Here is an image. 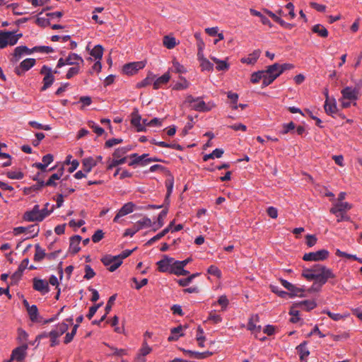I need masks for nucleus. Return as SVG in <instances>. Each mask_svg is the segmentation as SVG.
Instances as JSON below:
<instances>
[{"label":"nucleus","instance_id":"c85d7f7f","mask_svg":"<svg viewBox=\"0 0 362 362\" xmlns=\"http://www.w3.org/2000/svg\"><path fill=\"white\" fill-rule=\"evenodd\" d=\"M170 74L165 73L161 76L158 77L153 83V88L158 89L164 84H166L170 80Z\"/></svg>","mask_w":362,"mask_h":362},{"label":"nucleus","instance_id":"f03ea898","mask_svg":"<svg viewBox=\"0 0 362 362\" xmlns=\"http://www.w3.org/2000/svg\"><path fill=\"white\" fill-rule=\"evenodd\" d=\"M128 149L126 148H117L113 153V159L109 160L107 163V170H112L113 168L119 165L123 164L126 161L124 154L127 152Z\"/></svg>","mask_w":362,"mask_h":362},{"label":"nucleus","instance_id":"423d86ee","mask_svg":"<svg viewBox=\"0 0 362 362\" xmlns=\"http://www.w3.org/2000/svg\"><path fill=\"white\" fill-rule=\"evenodd\" d=\"M23 219L29 222H41L43 221V216L40 213V206L35 204L30 211L23 214Z\"/></svg>","mask_w":362,"mask_h":362},{"label":"nucleus","instance_id":"2eb2a0df","mask_svg":"<svg viewBox=\"0 0 362 362\" xmlns=\"http://www.w3.org/2000/svg\"><path fill=\"white\" fill-rule=\"evenodd\" d=\"M28 348V344H23L13 349L11 354V359L22 362L26 356Z\"/></svg>","mask_w":362,"mask_h":362},{"label":"nucleus","instance_id":"f3484780","mask_svg":"<svg viewBox=\"0 0 362 362\" xmlns=\"http://www.w3.org/2000/svg\"><path fill=\"white\" fill-rule=\"evenodd\" d=\"M134 204L132 202H128L125 204L118 211L117 215L115 216L114 222H118L119 218L132 213L134 211Z\"/></svg>","mask_w":362,"mask_h":362},{"label":"nucleus","instance_id":"603ef678","mask_svg":"<svg viewBox=\"0 0 362 362\" xmlns=\"http://www.w3.org/2000/svg\"><path fill=\"white\" fill-rule=\"evenodd\" d=\"M336 255L339 257H346V258H349V259H353L354 260H357L358 262H359L360 263H362V257L361 258H358L356 257V255H349L348 253H346L344 252H341V250H337V252H336Z\"/></svg>","mask_w":362,"mask_h":362},{"label":"nucleus","instance_id":"e2e57ef3","mask_svg":"<svg viewBox=\"0 0 362 362\" xmlns=\"http://www.w3.org/2000/svg\"><path fill=\"white\" fill-rule=\"evenodd\" d=\"M89 126L93 129V132L98 136H101L104 133V129L95 124L93 122L89 123Z\"/></svg>","mask_w":362,"mask_h":362},{"label":"nucleus","instance_id":"4be33fe9","mask_svg":"<svg viewBox=\"0 0 362 362\" xmlns=\"http://www.w3.org/2000/svg\"><path fill=\"white\" fill-rule=\"evenodd\" d=\"M173 262V258L165 257L157 263L159 271L162 272H168L170 269V267Z\"/></svg>","mask_w":362,"mask_h":362},{"label":"nucleus","instance_id":"aec40b11","mask_svg":"<svg viewBox=\"0 0 362 362\" xmlns=\"http://www.w3.org/2000/svg\"><path fill=\"white\" fill-rule=\"evenodd\" d=\"M324 108L327 114L333 117V115L338 111L335 99L325 100Z\"/></svg>","mask_w":362,"mask_h":362},{"label":"nucleus","instance_id":"9b49d317","mask_svg":"<svg viewBox=\"0 0 362 362\" xmlns=\"http://www.w3.org/2000/svg\"><path fill=\"white\" fill-rule=\"evenodd\" d=\"M33 287L34 290L40 292L42 295H45L49 292V283L45 279L33 278Z\"/></svg>","mask_w":362,"mask_h":362},{"label":"nucleus","instance_id":"5701e85b","mask_svg":"<svg viewBox=\"0 0 362 362\" xmlns=\"http://www.w3.org/2000/svg\"><path fill=\"white\" fill-rule=\"evenodd\" d=\"M317 306L316 303L314 300H303L294 304V307L300 308L306 311L311 310Z\"/></svg>","mask_w":362,"mask_h":362},{"label":"nucleus","instance_id":"a19ab883","mask_svg":"<svg viewBox=\"0 0 362 362\" xmlns=\"http://www.w3.org/2000/svg\"><path fill=\"white\" fill-rule=\"evenodd\" d=\"M264 77H262V86L266 87L270 85L274 80L275 77L270 75L266 70L263 71Z\"/></svg>","mask_w":362,"mask_h":362},{"label":"nucleus","instance_id":"4c0bfd02","mask_svg":"<svg viewBox=\"0 0 362 362\" xmlns=\"http://www.w3.org/2000/svg\"><path fill=\"white\" fill-rule=\"evenodd\" d=\"M122 71L127 76H132L136 74V62H132L125 64L123 66Z\"/></svg>","mask_w":362,"mask_h":362},{"label":"nucleus","instance_id":"a878e982","mask_svg":"<svg viewBox=\"0 0 362 362\" xmlns=\"http://www.w3.org/2000/svg\"><path fill=\"white\" fill-rule=\"evenodd\" d=\"M69 329L67 324L63 322L59 324L55 329H52L48 333V335H55V337H59L64 333H65Z\"/></svg>","mask_w":362,"mask_h":362},{"label":"nucleus","instance_id":"3c124183","mask_svg":"<svg viewBox=\"0 0 362 362\" xmlns=\"http://www.w3.org/2000/svg\"><path fill=\"white\" fill-rule=\"evenodd\" d=\"M264 77L263 71H258L254 72L251 75L250 81L252 83H257Z\"/></svg>","mask_w":362,"mask_h":362},{"label":"nucleus","instance_id":"5fc2aeb1","mask_svg":"<svg viewBox=\"0 0 362 362\" xmlns=\"http://www.w3.org/2000/svg\"><path fill=\"white\" fill-rule=\"evenodd\" d=\"M84 269H85L84 279L88 280V279L93 278L94 276L95 275V272L93 271V269L91 268V267L90 265L86 264Z\"/></svg>","mask_w":362,"mask_h":362},{"label":"nucleus","instance_id":"c9c22d12","mask_svg":"<svg viewBox=\"0 0 362 362\" xmlns=\"http://www.w3.org/2000/svg\"><path fill=\"white\" fill-rule=\"evenodd\" d=\"M182 330V326H178L177 327H174V328L171 329L172 335L168 337V340L169 341L177 340L180 336L183 335L181 333Z\"/></svg>","mask_w":362,"mask_h":362},{"label":"nucleus","instance_id":"412c9836","mask_svg":"<svg viewBox=\"0 0 362 362\" xmlns=\"http://www.w3.org/2000/svg\"><path fill=\"white\" fill-rule=\"evenodd\" d=\"M260 49H255L252 53L250 54L247 57H244L241 59L242 63H245L248 64H254L261 54Z\"/></svg>","mask_w":362,"mask_h":362},{"label":"nucleus","instance_id":"bb28decb","mask_svg":"<svg viewBox=\"0 0 362 362\" xmlns=\"http://www.w3.org/2000/svg\"><path fill=\"white\" fill-rule=\"evenodd\" d=\"M148 156V154H143L140 156H137V166H144L146 164L150 162H163L161 159H159L156 157L145 159Z\"/></svg>","mask_w":362,"mask_h":362},{"label":"nucleus","instance_id":"6ab92c4d","mask_svg":"<svg viewBox=\"0 0 362 362\" xmlns=\"http://www.w3.org/2000/svg\"><path fill=\"white\" fill-rule=\"evenodd\" d=\"M30 320L33 322H42V317L39 315L37 307L35 305H33L27 310Z\"/></svg>","mask_w":362,"mask_h":362},{"label":"nucleus","instance_id":"f257e3e1","mask_svg":"<svg viewBox=\"0 0 362 362\" xmlns=\"http://www.w3.org/2000/svg\"><path fill=\"white\" fill-rule=\"evenodd\" d=\"M302 276L308 281H316L320 286H323L329 279L336 277L331 269L320 264L303 269Z\"/></svg>","mask_w":362,"mask_h":362},{"label":"nucleus","instance_id":"6e6552de","mask_svg":"<svg viewBox=\"0 0 362 362\" xmlns=\"http://www.w3.org/2000/svg\"><path fill=\"white\" fill-rule=\"evenodd\" d=\"M17 43L14 38V32L0 31V48H5L7 45L13 46Z\"/></svg>","mask_w":362,"mask_h":362},{"label":"nucleus","instance_id":"680f3d73","mask_svg":"<svg viewBox=\"0 0 362 362\" xmlns=\"http://www.w3.org/2000/svg\"><path fill=\"white\" fill-rule=\"evenodd\" d=\"M60 189L65 196L74 192V189L66 187V183H64V180L61 182Z\"/></svg>","mask_w":362,"mask_h":362},{"label":"nucleus","instance_id":"0e129e2a","mask_svg":"<svg viewBox=\"0 0 362 362\" xmlns=\"http://www.w3.org/2000/svg\"><path fill=\"white\" fill-rule=\"evenodd\" d=\"M295 124L293 122H291L288 124H284L281 133L284 134H287L291 130H293L295 129Z\"/></svg>","mask_w":362,"mask_h":362},{"label":"nucleus","instance_id":"393cba45","mask_svg":"<svg viewBox=\"0 0 362 362\" xmlns=\"http://www.w3.org/2000/svg\"><path fill=\"white\" fill-rule=\"evenodd\" d=\"M64 173V168L62 167L57 173L52 174L50 177L45 182L46 186L56 187V180H59Z\"/></svg>","mask_w":362,"mask_h":362},{"label":"nucleus","instance_id":"4468645a","mask_svg":"<svg viewBox=\"0 0 362 362\" xmlns=\"http://www.w3.org/2000/svg\"><path fill=\"white\" fill-rule=\"evenodd\" d=\"M343 99L356 100L359 95V88L357 87L346 86L341 90Z\"/></svg>","mask_w":362,"mask_h":362},{"label":"nucleus","instance_id":"c756f323","mask_svg":"<svg viewBox=\"0 0 362 362\" xmlns=\"http://www.w3.org/2000/svg\"><path fill=\"white\" fill-rule=\"evenodd\" d=\"M296 350H297V351H298V353L299 354L300 359L302 361H305V358L310 354L309 351L306 348V342L305 341H304V342L301 343L300 344H299L296 347Z\"/></svg>","mask_w":362,"mask_h":362},{"label":"nucleus","instance_id":"37998d69","mask_svg":"<svg viewBox=\"0 0 362 362\" xmlns=\"http://www.w3.org/2000/svg\"><path fill=\"white\" fill-rule=\"evenodd\" d=\"M270 288L273 293L277 294L281 298H286L287 296H288V293L281 290L280 288L277 286L270 285Z\"/></svg>","mask_w":362,"mask_h":362},{"label":"nucleus","instance_id":"72a5a7b5","mask_svg":"<svg viewBox=\"0 0 362 362\" xmlns=\"http://www.w3.org/2000/svg\"><path fill=\"white\" fill-rule=\"evenodd\" d=\"M266 71L273 77H275V79L281 74V70L279 69L278 63L267 66Z\"/></svg>","mask_w":362,"mask_h":362},{"label":"nucleus","instance_id":"e433bc0d","mask_svg":"<svg viewBox=\"0 0 362 362\" xmlns=\"http://www.w3.org/2000/svg\"><path fill=\"white\" fill-rule=\"evenodd\" d=\"M312 30L313 33H317L320 37H327L328 36L327 30L320 24L315 25L313 27Z\"/></svg>","mask_w":362,"mask_h":362},{"label":"nucleus","instance_id":"f704fd0d","mask_svg":"<svg viewBox=\"0 0 362 362\" xmlns=\"http://www.w3.org/2000/svg\"><path fill=\"white\" fill-rule=\"evenodd\" d=\"M103 54V48L101 45H95L90 52V54L97 60H100Z\"/></svg>","mask_w":362,"mask_h":362},{"label":"nucleus","instance_id":"20e7f679","mask_svg":"<svg viewBox=\"0 0 362 362\" xmlns=\"http://www.w3.org/2000/svg\"><path fill=\"white\" fill-rule=\"evenodd\" d=\"M40 73L44 75L42 80L43 86L41 88V91H44L53 84L54 81V76L52 69L47 65L42 66Z\"/></svg>","mask_w":362,"mask_h":362},{"label":"nucleus","instance_id":"338daca9","mask_svg":"<svg viewBox=\"0 0 362 362\" xmlns=\"http://www.w3.org/2000/svg\"><path fill=\"white\" fill-rule=\"evenodd\" d=\"M23 272L18 269L11 276V284H16L21 278Z\"/></svg>","mask_w":362,"mask_h":362},{"label":"nucleus","instance_id":"cd10ccee","mask_svg":"<svg viewBox=\"0 0 362 362\" xmlns=\"http://www.w3.org/2000/svg\"><path fill=\"white\" fill-rule=\"evenodd\" d=\"M181 351L186 355H188L190 357H193V358H198V359L206 358V356L212 354V353L209 352V351L200 353V352H197V351L187 350L185 349H181Z\"/></svg>","mask_w":362,"mask_h":362},{"label":"nucleus","instance_id":"58836bf2","mask_svg":"<svg viewBox=\"0 0 362 362\" xmlns=\"http://www.w3.org/2000/svg\"><path fill=\"white\" fill-rule=\"evenodd\" d=\"M153 144H155L156 145L160 146V147L170 148H173V149H176V150H179V151L182 150V147L180 144H168L164 141H153Z\"/></svg>","mask_w":362,"mask_h":362},{"label":"nucleus","instance_id":"69168bd1","mask_svg":"<svg viewBox=\"0 0 362 362\" xmlns=\"http://www.w3.org/2000/svg\"><path fill=\"white\" fill-rule=\"evenodd\" d=\"M35 23L41 27H47L50 24L49 20L48 18L42 17L37 18Z\"/></svg>","mask_w":362,"mask_h":362},{"label":"nucleus","instance_id":"ddd939ff","mask_svg":"<svg viewBox=\"0 0 362 362\" xmlns=\"http://www.w3.org/2000/svg\"><path fill=\"white\" fill-rule=\"evenodd\" d=\"M35 59L33 58H28L21 62L19 66L15 68V73L21 76L24 72L30 69L35 64Z\"/></svg>","mask_w":362,"mask_h":362},{"label":"nucleus","instance_id":"a18cd8bd","mask_svg":"<svg viewBox=\"0 0 362 362\" xmlns=\"http://www.w3.org/2000/svg\"><path fill=\"white\" fill-rule=\"evenodd\" d=\"M105 346H107L110 347V349L112 351L110 355L116 356H122L123 355L126 354L127 351L123 349H117L113 346H110L108 344L104 343Z\"/></svg>","mask_w":362,"mask_h":362},{"label":"nucleus","instance_id":"dca6fc26","mask_svg":"<svg viewBox=\"0 0 362 362\" xmlns=\"http://www.w3.org/2000/svg\"><path fill=\"white\" fill-rule=\"evenodd\" d=\"M213 107H214V104H206L205 102L202 100V98L197 97L196 98V102L192 105L191 108L198 112H208L211 110Z\"/></svg>","mask_w":362,"mask_h":362},{"label":"nucleus","instance_id":"7c9ffc66","mask_svg":"<svg viewBox=\"0 0 362 362\" xmlns=\"http://www.w3.org/2000/svg\"><path fill=\"white\" fill-rule=\"evenodd\" d=\"M95 165L96 161L91 157L85 158L83 160V169L86 173L90 172Z\"/></svg>","mask_w":362,"mask_h":362},{"label":"nucleus","instance_id":"79ce46f5","mask_svg":"<svg viewBox=\"0 0 362 362\" xmlns=\"http://www.w3.org/2000/svg\"><path fill=\"white\" fill-rule=\"evenodd\" d=\"M147 119H141V116L137 114V132H143L145 130V127L148 125Z\"/></svg>","mask_w":362,"mask_h":362},{"label":"nucleus","instance_id":"39448f33","mask_svg":"<svg viewBox=\"0 0 362 362\" xmlns=\"http://www.w3.org/2000/svg\"><path fill=\"white\" fill-rule=\"evenodd\" d=\"M101 262L111 272L115 271L122 263V260H120V258L118 256H112L110 255L104 256L101 259Z\"/></svg>","mask_w":362,"mask_h":362},{"label":"nucleus","instance_id":"4d7b16f0","mask_svg":"<svg viewBox=\"0 0 362 362\" xmlns=\"http://www.w3.org/2000/svg\"><path fill=\"white\" fill-rule=\"evenodd\" d=\"M207 272L213 276H215L218 278H220L221 276V270L214 265H211L207 270Z\"/></svg>","mask_w":362,"mask_h":362},{"label":"nucleus","instance_id":"de8ad7c7","mask_svg":"<svg viewBox=\"0 0 362 362\" xmlns=\"http://www.w3.org/2000/svg\"><path fill=\"white\" fill-rule=\"evenodd\" d=\"M288 291H290V293H288V296H290L291 297H293V296L302 297V296H303V292L304 290L302 288L296 287L293 284V288L289 289Z\"/></svg>","mask_w":362,"mask_h":362},{"label":"nucleus","instance_id":"473e14b6","mask_svg":"<svg viewBox=\"0 0 362 362\" xmlns=\"http://www.w3.org/2000/svg\"><path fill=\"white\" fill-rule=\"evenodd\" d=\"M35 253L34 255V261L40 262L45 257H46L47 254L45 252V250L42 249L39 244H36L35 245Z\"/></svg>","mask_w":362,"mask_h":362},{"label":"nucleus","instance_id":"052dcab7","mask_svg":"<svg viewBox=\"0 0 362 362\" xmlns=\"http://www.w3.org/2000/svg\"><path fill=\"white\" fill-rule=\"evenodd\" d=\"M296 307L291 308V309L289 311V314L292 315V317L291 318V322L295 323L297 322L299 320V311L295 309Z\"/></svg>","mask_w":362,"mask_h":362},{"label":"nucleus","instance_id":"ea45409f","mask_svg":"<svg viewBox=\"0 0 362 362\" xmlns=\"http://www.w3.org/2000/svg\"><path fill=\"white\" fill-rule=\"evenodd\" d=\"M163 45L165 47L168 49H173L176 45V40L175 38L173 37H170L168 35H166L163 37Z\"/></svg>","mask_w":362,"mask_h":362},{"label":"nucleus","instance_id":"a211bd4d","mask_svg":"<svg viewBox=\"0 0 362 362\" xmlns=\"http://www.w3.org/2000/svg\"><path fill=\"white\" fill-rule=\"evenodd\" d=\"M351 207V204L348 202H338L330 209V212L338 216V212H346Z\"/></svg>","mask_w":362,"mask_h":362},{"label":"nucleus","instance_id":"8fccbe9b","mask_svg":"<svg viewBox=\"0 0 362 362\" xmlns=\"http://www.w3.org/2000/svg\"><path fill=\"white\" fill-rule=\"evenodd\" d=\"M28 124L32 127L37 129H43V130H46V131L51 129V127L49 125H48V124L43 125V124H42L37 122H35V121H30L28 122Z\"/></svg>","mask_w":362,"mask_h":362},{"label":"nucleus","instance_id":"13d9d810","mask_svg":"<svg viewBox=\"0 0 362 362\" xmlns=\"http://www.w3.org/2000/svg\"><path fill=\"white\" fill-rule=\"evenodd\" d=\"M7 177L10 179L21 180L23 177V173L20 171H10L7 173Z\"/></svg>","mask_w":362,"mask_h":362},{"label":"nucleus","instance_id":"864d4df0","mask_svg":"<svg viewBox=\"0 0 362 362\" xmlns=\"http://www.w3.org/2000/svg\"><path fill=\"white\" fill-rule=\"evenodd\" d=\"M49 203H46L44 206V208L40 209V213L42 214V216H43V220L47 217L48 216H49L52 211H54L55 206L54 205H52V208L50 210L48 209V206H49Z\"/></svg>","mask_w":362,"mask_h":362},{"label":"nucleus","instance_id":"c03bdc74","mask_svg":"<svg viewBox=\"0 0 362 362\" xmlns=\"http://www.w3.org/2000/svg\"><path fill=\"white\" fill-rule=\"evenodd\" d=\"M151 351V348L147 345L146 342L143 343L142 347L140 349L139 354H137V361L140 360L141 356H145Z\"/></svg>","mask_w":362,"mask_h":362},{"label":"nucleus","instance_id":"bf43d9fd","mask_svg":"<svg viewBox=\"0 0 362 362\" xmlns=\"http://www.w3.org/2000/svg\"><path fill=\"white\" fill-rule=\"evenodd\" d=\"M104 237V233L102 230H98L95 232V233L92 236V241L93 243H98Z\"/></svg>","mask_w":362,"mask_h":362},{"label":"nucleus","instance_id":"f8f14e48","mask_svg":"<svg viewBox=\"0 0 362 362\" xmlns=\"http://www.w3.org/2000/svg\"><path fill=\"white\" fill-rule=\"evenodd\" d=\"M32 53H33V49H29L26 46L16 47L11 59V62L15 64L18 62L23 55L31 54Z\"/></svg>","mask_w":362,"mask_h":362},{"label":"nucleus","instance_id":"1a4fd4ad","mask_svg":"<svg viewBox=\"0 0 362 362\" xmlns=\"http://www.w3.org/2000/svg\"><path fill=\"white\" fill-rule=\"evenodd\" d=\"M192 261L191 258H187L182 261H176L173 263L172 272L177 276H187L189 274V271L184 269L185 267Z\"/></svg>","mask_w":362,"mask_h":362},{"label":"nucleus","instance_id":"0eeeda50","mask_svg":"<svg viewBox=\"0 0 362 362\" xmlns=\"http://www.w3.org/2000/svg\"><path fill=\"white\" fill-rule=\"evenodd\" d=\"M329 255L328 250L322 249L317 252L305 253L303 257V259L304 261H323L329 257Z\"/></svg>","mask_w":362,"mask_h":362},{"label":"nucleus","instance_id":"7ed1b4c3","mask_svg":"<svg viewBox=\"0 0 362 362\" xmlns=\"http://www.w3.org/2000/svg\"><path fill=\"white\" fill-rule=\"evenodd\" d=\"M83 58L76 53H71L65 59L60 58L58 60L57 68H61L65 65H83Z\"/></svg>","mask_w":362,"mask_h":362},{"label":"nucleus","instance_id":"774afa93","mask_svg":"<svg viewBox=\"0 0 362 362\" xmlns=\"http://www.w3.org/2000/svg\"><path fill=\"white\" fill-rule=\"evenodd\" d=\"M306 238V244L309 247H313L317 243V238L314 235H307Z\"/></svg>","mask_w":362,"mask_h":362},{"label":"nucleus","instance_id":"2f4dec72","mask_svg":"<svg viewBox=\"0 0 362 362\" xmlns=\"http://www.w3.org/2000/svg\"><path fill=\"white\" fill-rule=\"evenodd\" d=\"M211 59L216 64V69L218 71H227L229 69V64L225 60H220L215 57H210Z\"/></svg>","mask_w":362,"mask_h":362},{"label":"nucleus","instance_id":"49530a36","mask_svg":"<svg viewBox=\"0 0 362 362\" xmlns=\"http://www.w3.org/2000/svg\"><path fill=\"white\" fill-rule=\"evenodd\" d=\"M200 62V66L202 71H211L214 69V65L206 58L202 60Z\"/></svg>","mask_w":362,"mask_h":362},{"label":"nucleus","instance_id":"09e8293b","mask_svg":"<svg viewBox=\"0 0 362 362\" xmlns=\"http://www.w3.org/2000/svg\"><path fill=\"white\" fill-rule=\"evenodd\" d=\"M79 71H80V65L79 66L74 65V66L69 68V69L68 70V71L66 74V78L67 79H70L72 77H74V76L77 75L79 73Z\"/></svg>","mask_w":362,"mask_h":362},{"label":"nucleus","instance_id":"6e6d98bb","mask_svg":"<svg viewBox=\"0 0 362 362\" xmlns=\"http://www.w3.org/2000/svg\"><path fill=\"white\" fill-rule=\"evenodd\" d=\"M34 52H44V53H52L54 49L52 47L49 46H37L33 48Z\"/></svg>","mask_w":362,"mask_h":362},{"label":"nucleus","instance_id":"b1692460","mask_svg":"<svg viewBox=\"0 0 362 362\" xmlns=\"http://www.w3.org/2000/svg\"><path fill=\"white\" fill-rule=\"evenodd\" d=\"M81 240L80 235H74L70 238L69 250L71 252L76 254L80 250L79 244Z\"/></svg>","mask_w":362,"mask_h":362},{"label":"nucleus","instance_id":"9d476101","mask_svg":"<svg viewBox=\"0 0 362 362\" xmlns=\"http://www.w3.org/2000/svg\"><path fill=\"white\" fill-rule=\"evenodd\" d=\"M39 231L40 228L37 224L30 225L28 227L19 226L13 229V233L15 235L26 233L29 234L31 238L37 236L39 233Z\"/></svg>","mask_w":362,"mask_h":362}]
</instances>
